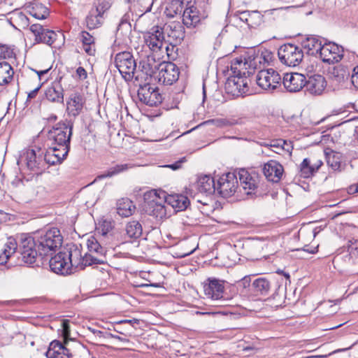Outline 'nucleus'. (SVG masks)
I'll use <instances>...</instances> for the list:
<instances>
[{"label": "nucleus", "instance_id": "f257e3e1", "mask_svg": "<svg viewBox=\"0 0 358 358\" xmlns=\"http://www.w3.org/2000/svg\"><path fill=\"white\" fill-rule=\"evenodd\" d=\"M17 249L20 255L17 258L22 263L33 267L43 264V259L45 257L40 255L38 243L34 235L21 234L19 243H17Z\"/></svg>", "mask_w": 358, "mask_h": 358}, {"label": "nucleus", "instance_id": "f03ea898", "mask_svg": "<svg viewBox=\"0 0 358 358\" xmlns=\"http://www.w3.org/2000/svg\"><path fill=\"white\" fill-rule=\"evenodd\" d=\"M34 236L38 243L40 255L44 257L52 255L61 247L63 241L60 231L56 227L38 231Z\"/></svg>", "mask_w": 358, "mask_h": 358}, {"label": "nucleus", "instance_id": "7ed1b4c3", "mask_svg": "<svg viewBox=\"0 0 358 358\" xmlns=\"http://www.w3.org/2000/svg\"><path fill=\"white\" fill-rule=\"evenodd\" d=\"M73 122L60 121L48 131V138L52 141L50 146H69L73 134Z\"/></svg>", "mask_w": 358, "mask_h": 358}, {"label": "nucleus", "instance_id": "20e7f679", "mask_svg": "<svg viewBox=\"0 0 358 358\" xmlns=\"http://www.w3.org/2000/svg\"><path fill=\"white\" fill-rule=\"evenodd\" d=\"M114 63L124 79H131L134 77L137 66L136 60L130 52L123 51L116 54Z\"/></svg>", "mask_w": 358, "mask_h": 358}, {"label": "nucleus", "instance_id": "39448f33", "mask_svg": "<svg viewBox=\"0 0 358 358\" xmlns=\"http://www.w3.org/2000/svg\"><path fill=\"white\" fill-rule=\"evenodd\" d=\"M280 61L288 66H296L303 58L302 49L294 44H284L280 47L278 51Z\"/></svg>", "mask_w": 358, "mask_h": 358}, {"label": "nucleus", "instance_id": "423d86ee", "mask_svg": "<svg viewBox=\"0 0 358 358\" xmlns=\"http://www.w3.org/2000/svg\"><path fill=\"white\" fill-rule=\"evenodd\" d=\"M145 209L146 213L152 216L155 217L157 219H162L166 215V209L164 206V198L161 194V192L157 193L156 190H153L149 192L148 194H145Z\"/></svg>", "mask_w": 358, "mask_h": 358}, {"label": "nucleus", "instance_id": "0eeeda50", "mask_svg": "<svg viewBox=\"0 0 358 358\" xmlns=\"http://www.w3.org/2000/svg\"><path fill=\"white\" fill-rule=\"evenodd\" d=\"M137 95L141 103L149 106H157L163 100L158 87H152L150 82L139 83Z\"/></svg>", "mask_w": 358, "mask_h": 358}, {"label": "nucleus", "instance_id": "6e6552de", "mask_svg": "<svg viewBox=\"0 0 358 358\" xmlns=\"http://www.w3.org/2000/svg\"><path fill=\"white\" fill-rule=\"evenodd\" d=\"M256 80L257 84L262 89L271 92L280 85L281 76L273 69H261Z\"/></svg>", "mask_w": 358, "mask_h": 358}, {"label": "nucleus", "instance_id": "1a4fd4ad", "mask_svg": "<svg viewBox=\"0 0 358 358\" xmlns=\"http://www.w3.org/2000/svg\"><path fill=\"white\" fill-rule=\"evenodd\" d=\"M240 186L243 187L246 194H253L260 182V176L255 170L241 169L238 173Z\"/></svg>", "mask_w": 358, "mask_h": 358}, {"label": "nucleus", "instance_id": "9d476101", "mask_svg": "<svg viewBox=\"0 0 358 358\" xmlns=\"http://www.w3.org/2000/svg\"><path fill=\"white\" fill-rule=\"evenodd\" d=\"M238 187V182L234 173L224 174L217 181L216 190L224 198L233 195Z\"/></svg>", "mask_w": 358, "mask_h": 358}, {"label": "nucleus", "instance_id": "9b49d317", "mask_svg": "<svg viewBox=\"0 0 358 358\" xmlns=\"http://www.w3.org/2000/svg\"><path fill=\"white\" fill-rule=\"evenodd\" d=\"M343 54L344 49L342 46L333 42H324L319 57L323 62L330 64L340 62Z\"/></svg>", "mask_w": 358, "mask_h": 358}, {"label": "nucleus", "instance_id": "f8f14e48", "mask_svg": "<svg viewBox=\"0 0 358 358\" xmlns=\"http://www.w3.org/2000/svg\"><path fill=\"white\" fill-rule=\"evenodd\" d=\"M64 252L67 255L69 261H71L72 263V267H78L80 263L85 266L102 264L104 263V260L103 259H99L98 257H95L94 255L90 253L85 254V256L82 257L81 252L77 248L71 249V250Z\"/></svg>", "mask_w": 358, "mask_h": 358}, {"label": "nucleus", "instance_id": "ddd939ff", "mask_svg": "<svg viewBox=\"0 0 358 358\" xmlns=\"http://www.w3.org/2000/svg\"><path fill=\"white\" fill-rule=\"evenodd\" d=\"M156 68L157 66L155 64V59L152 57H148L140 61L138 69L135 71V80L140 83H149L155 73Z\"/></svg>", "mask_w": 358, "mask_h": 358}, {"label": "nucleus", "instance_id": "4468645a", "mask_svg": "<svg viewBox=\"0 0 358 358\" xmlns=\"http://www.w3.org/2000/svg\"><path fill=\"white\" fill-rule=\"evenodd\" d=\"M179 69L172 62L162 64L159 66L158 80L164 85H171L178 80Z\"/></svg>", "mask_w": 358, "mask_h": 358}, {"label": "nucleus", "instance_id": "2eb2a0df", "mask_svg": "<svg viewBox=\"0 0 358 358\" xmlns=\"http://www.w3.org/2000/svg\"><path fill=\"white\" fill-rule=\"evenodd\" d=\"M29 30L34 34L36 42L46 43L49 45L53 44L58 36H63L62 33H56L54 31L45 29L39 24L31 25Z\"/></svg>", "mask_w": 358, "mask_h": 358}, {"label": "nucleus", "instance_id": "dca6fc26", "mask_svg": "<svg viewBox=\"0 0 358 358\" xmlns=\"http://www.w3.org/2000/svg\"><path fill=\"white\" fill-rule=\"evenodd\" d=\"M306 83V78L299 73H287L284 74L282 84L287 92H300Z\"/></svg>", "mask_w": 358, "mask_h": 358}, {"label": "nucleus", "instance_id": "f3484780", "mask_svg": "<svg viewBox=\"0 0 358 358\" xmlns=\"http://www.w3.org/2000/svg\"><path fill=\"white\" fill-rule=\"evenodd\" d=\"M51 270L62 275L71 273L72 263L69 261L64 252H59L49 261Z\"/></svg>", "mask_w": 358, "mask_h": 358}, {"label": "nucleus", "instance_id": "a211bd4d", "mask_svg": "<svg viewBox=\"0 0 358 358\" xmlns=\"http://www.w3.org/2000/svg\"><path fill=\"white\" fill-rule=\"evenodd\" d=\"M43 150L41 148L31 149L27 152V166L29 169L36 173L45 169V162L43 159Z\"/></svg>", "mask_w": 358, "mask_h": 358}, {"label": "nucleus", "instance_id": "6ab92c4d", "mask_svg": "<svg viewBox=\"0 0 358 358\" xmlns=\"http://www.w3.org/2000/svg\"><path fill=\"white\" fill-rule=\"evenodd\" d=\"M204 293L208 298L220 300L223 298L224 281L215 278H208L203 285Z\"/></svg>", "mask_w": 358, "mask_h": 358}, {"label": "nucleus", "instance_id": "aec40b11", "mask_svg": "<svg viewBox=\"0 0 358 358\" xmlns=\"http://www.w3.org/2000/svg\"><path fill=\"white\" fill-rule=\"evenodd\" d=\"M327 87V82L324 76L320 74H315L306 79L304 88L311 95H320Z\"/></svg>", "mask_w": 358, "mask_h": 358}, {"label": "nucleus", "instance_id": "412c9836", "mask_svg": "<svg viewBox=\"0 0 358 358\" xmlns=\"http://www.w3.org/2000/svg\"><path fill=\"white\" fill-rule=\"evenodd\" d=\"M263 173L268 181L278 182L283 175V166L275 160H269L263 168Z\"/></svg>", "mask_w": 358, "mask_h": 358}, {"label": "nucleus", "instance_id": "4be33fe9", "mask_svg": "<svg viewBox=\"0 0 358 358\" xmlns=\"http://www.w3.org/2000/svg\"><path fill=\"white\" fill-rule=\"evenodd\" d=\"M85 100L80 93H72L66 103V112L69 116L76 117L83 110Z\"/></svg>", "mask_w": 358, "mask_h": 358}, {"label": "nucleus", "instance_id": "5701e85b", "mask_svg": "<svg viewBox=\"0 0 358 358\" xmlns=\"http://www.w3.org/2000/svg\"><path fill=\"white\" fill-rule=\"evenodd\" d=\"M161 194L164 198V202L170 205L177 211L185 210L189 205L190 202L187 196L183 194H170L167 195L165 192H161Z\"/></svg>", "mask_w": 358, "mask_h": 358}, {"label": "nucleus", "instance_id": "b1692460", "mask_svg": "<svg viewBox=\"0 0 358 358\" xmlns=\"http://www.w3.org/2000/svg\"><path fill=\"white\" fill-rule=\"evenodd\" d=\"M164 33L159 27L152 29V31L148 33L145 41L149 48L153 52H157L161 50L164 44Z\"/></svg>", "mask_w": 358, "mask_h": 358}, {"label": "nucleus", "instance_id": "393cba45", "mask_svg": "<svg viewBox=\"0 0 358 358\" xmlns=\"http://www.w3.org/2000/svg\"><path fill=\"white\" fill-rule=\"evenodd\" d=\"M324 42V38L316 35H310L303 40L301 45L307 50L308 55L317 56Z\"/></svg>", "mask_w": 358, "mask_h": 358}, {"label": "nucleus", "instance_id": "a878e982", "mask_svg": "<svg viewBox=\"0 0 358 358\" xmlns=\"http://www.w3.org/2000/svg\"><path fill=\"white\" fill-rule=\"evenodd\" d=\"M202 17L201 13L194 5L189 6L182 11V23L187 27H196Z\"/></svg>", "mask_w": 358, "mask_h": 358}, {"label": "nucleus", "instance_id": "bb28decb", "mask_svg": "<svg viewBox=\"0 0 358 358\" xmlns=\"http://www.w3.org/2000/svg\"><path fill=\"white\" fill-rule=\"evenodd\" d=\"M164 29L171 40V44H179L185 38V29L179 22H173L165 26Z\"/></svg>", "mask_w": 358, "mask_h": 358}, {"label": "nucleus", "instance_id": "cd10ccee", "mask_svg": "<svg viewBox=\"0 0 358 358\" xmlns=\"http://www.w3.org/2000/svg\"><path fill=\"white\" fill-rule=\"evenodd\" d=\"M215 180L209 175L201 176L197 180V189L201 193L213 194L216 190Z\"/></svg>", "mask_w": 358, "mask_h": 358}, {"label": "nucleus", "instance_id": "c85d7f7f", "mask_svg": "<svg viewBox=\"0 0 358 358\" xmlns=\"http://www.w3.org/2000/svg\"><path fill=\"white\" fill-rule=\"evenodd\" d=\"M231 73L236 76H250L253 73L252 71H250L248 66V62L246 58L243 59L241 58H235L231 62Z\"/></svg>", "mask_w": 358, "mask_h": 358}, {"label": "nucleus", "instance_id": "c756f323", "mask_svg": "<svg viewBox=\"0 0 358 358\" xmlns=\"http://www.w3.org/2000/svg\"><path fill=\"white\" fill-rule=\"evenodd\" d=\"M271 289V282L265 277L255 279L251 285V291L256 296H266Z\"/></svg>", "mask_w": 358, "mask_h": 358}, {"label": "nucleus", "instance_id": "7c9ffc66", "mask_svg": "<svg viewBox=\"0 0 358 358\" xmlns=\"http://www.w3.org/2000/svg\"><path fill=\"white\" fill-rule=\"evenodd\" d=\"M79 40L82 43L85 53L94 56L96 53L95 38L89 32L82 31L79 34Z\"/></svg>", "mask_w": 358, "mask_h": 358}, {"label": "nucleus", "instance_id": "2f4dec72", "mask_svg": "<svg viewBox=\"0 0 358 358\" xmlns=\"http://www.w3.org/2000/svg\"><path fill=\"white\" fill-rule=\"evenodd\" d=\"M17 250V243L12 237L8 238L3 249L0 251V265H4L7 263L8 259L15 254Z\"/></svg>", "mask_w": 358, "mask_h": 358}, {"label": "nucleus", "instance_id": "473e14b6", "mask_svg": "<svg viewBox=\"0 0 358 358\" xmlns=\"http://www.w3.org/2000/svg\"><path fill=\"white\" fill-rule=\"evenodd\" d=\"M116 209L119 215L127 217L134 213L136 206L128 198H122L117 201Z\"/></svg>", "mask_w": 358, "mask_h": 358}, {"label": "nucleus", "instance_id": "72a5a7b5", "mask_svg": "<svg viewBox=\"0 0 358 358\" xmlns=\"http://www.w3.org/2000/svg\"><path fill=\"white\" fill-rule=\"evenodd\" d=\"M45 95L51 102L62 103L64 101L63 89L58 83L48 87L45 92Z\"/></svg>", "mask_w": 358, "mask_h": 358}, {"label": "nucleus", "instance_id": "f704fd0d", "mask_svg": "<svg viewBox=\"0 0 358 358\" xmlns=\"http://www.w3.org/2000/svg\"><path fill=\"white\" fill-rule=\"evenodd\" d=\"M14 71L7 62H0V86L8 85L13 79Z\"/></svg>", "mask_w": 358, "mask_h": 358}, {"label": "nucleus", "instance_id": "c9c22d12", "mask_svg": "<svg viewBox=\"0 0 358 358\" xmlns=\"http://www.w3.org/2000/svg\"><path fill=\"white\" fill-rule=\"evenodd\" d=\"M243 76H236L233 73H230V76L227 78L225 83V89L228 93H231L234 96H240V93H238L239 88L241 87V81L243 80Z\"/></svg>", "mask_w": 358, "mask_h": 358}, {"label": "nucleus", "instance_id": "e433bc0d", "mask_svg": "<svg viewBox=\"0 0 358 358\" xmlns=\"http://www.w3.org/2000/svg\"><path fill=\"white\" fill-rule=\"evenodd\" d=\"M344 261L348 264L358 262V240H350L348 243V254L344 256Z\"/></svg>", "mask_w": 358, "mask_h": 358}, {"label": "nucleus", "instance_id": "4c0bfd02", "mask_svg": "<svg viewBox=\"0 0 358 358\" xmlns=\"http://www.w3.org/2000/svg\"><path fill=\"white\" fill-rule=\"evenodd\" d=\"M331 74L334 80L338 83H343L351 78L350 69L343 64H339L333 68Z\"/></svg>", "mask_w": 358, "mask_h": 358}, {"label": "nucleus", "instance_id": "58836bf2", "mask_svg": "<svg viewBox=\"0 0 358 358\" xmlns=\"http://www.w3.org/2000/svg\"><path fill=\"white\" fill-rule=\"evenodd\" d=\"M103 15L95 9H92L85 19L87 27L89 29H94L101 27L103 23Z\"/></svg>", "mask_w": 358, "mask_h": 358}, {"label": "nucleus", "instance_id": "ea45409f", "mask_svg": "<svg viewBox=\"0 0 358 358\" xmlns=\"http://www.w3.org/2000/svg\"><path fill=\"white\" fill-rule=\"evenodd\" d=\"M131 167H132V166L130 164H116L115 166L109 168L103 173L97 176L96 177L94 181L100 180H102L106 178L113 177V176L118 175L121 173L127 171Z\"/></svg>", "mask_w": 358, "mask_h": 358}, {"label": "nucleus", "instance_id": "a19ab883", "mask_svg": "<svg viewBox=\"0 0 358 358\" xmlns=\"http://www.w3.org/2000/svg\"><path fill=\"white\" fill-rule=\"evenodd\" d=\"M327 164L333 171H341L342 168L341 155L339 152L330 150L325 151Z\"/></svg>", "mask_w": 358, "mask_h": 358}, {"label": "nucleus", "instance_id": "79ce46f5", "mask_svg": "<svg viewBox=\"0 0 358 358\" xmlns=\"http://www.w3.org/2000/svg\"><path fill=\"white\" fill-rule=\"evenodd\" d=\"M125 231L129 238L137 239L142 235L143 227L138 220H132L126 224Z\"/></svg>", "mask_w": 358, "mask_h": 358}, {"label": "nucleus", "instance_id": "37998d69", "mask_svg": "<svg viewBox=\"0 0 358 358\" xmlns=\"http://www.w3.org/2000/svg\"><path fill=\"white\" fill-rule=\"evenodd\" d=\"M87 248L90 252H94L95 257L105 260L106 250L100 245L97 239L94 236H90L87 242Z\"/></svg>", "mask_w": 358, "mask_h": 358}, {"label": "nucleus", "instance_id": "c03bdc74", "mask_svg": "<svg viewBox=\"0 0 358 358\" xmlns=\"http://www.w3.org/2000/svg\"><path fill=\"white\" fill-rule=\"evenodd\" d=\"M30 13L36 19L43 20L49 15V10L42 3L36 2L33 3Z\"/></svg>", "mask_w": 358, "mask_h": 358}, {"label": "nucleus", "instance_id": "a18cd8bd", "mask_svg": "<svg viewBox=\"0 0 358 358\" xmlns=\"http://www.w3.org/2000/svg\"><path fill=\"white\" fill-rule=\"evenodd\" d=\"M315 173L313 164L309 159L306 158L300 165V176L304 178H310Z\"/></svg>", "mask_w": 358, "mask_h": 358}, {"label": "nucleus", "instance_id": "49530a36", "mask_svg": "<svg viewBox=\"0 0 358 358\" xmlns=\"http://www.w3.org/2000/svg\"><path fill=\"white\" fill-rule=\"evenodd\" d=\"M55 148H51V146L49 147V148L44 152L43 151V159H44V162H45L46 164L50 165H55L57 164H61L60 158L59 157H56L55 152H56Z\"/></svg>", "mask_w": 358, "mask_h": 358}, {"label": "nucleus", "instance_id": "de8ad7c7", "mask_svg": "<svg viewBox=\"0 0 358 358\" xmlns=\"http://www.w3.org/2000/svg\"><path fill=\"white\" fill-rule=\"evenodd\" d=\"M139 320L137 319H132V320H122L118 322H116L115 324L117 326L120 324H129L131 327L134 329H136V325L139 324ZM110 327H113V330L120 334H129L131 335V332H129V331H127L125 329H122L121 328L118 327H115L113 324L110 325Z\"/></svg>", "mask_w": 358, "mask_h": 358}, {"label": "nucleus", "instance_id": "09e8293b", "mask_svg": "<svg viewBox=\"0 0 358 358\" xmlns=\"http://www.w3.org/2000/svg\"><path fill=\"white\" fill-rule=\"evenodd\" d=\"M61 348V342L57 340L52 341L48 347V351L45 352L47 358H57L62 354L59 352Z\"/></svg>", "mask_w": 358, "mask_h": 358}, {"label": "nucleus", "instance_id": "8fccbe9b", "mask_svg": "<svg viewBox=\"0 0 358 358\" xmlns=\"http://www.w3.org/2000/svg\"><path fill=\"white\" fill-rule=\"evenodd\" d=\"M263 22V15L257 10H251L248 25L250 27L259 26Z\"/></svg>", "mask_w": 358, "mask_h": 358}, {"label": "nucleus", "instance_id": "3c124183", "mask_svg": "<svg viewBox=\"0 0 358 358\" xmlns=\"http://www.w3.org/2000/svg\"><path fill=\"white\" fill-rule=\"evenodd\" d=\"M251 276L245 275L242 279L236 282V287L241 290L242 294H247L248 291L251 289Z\"/></svg>", "mask_w": 358, "mask_h": 358}, {"label": "nucleus", "instance_id": "603ef678", "mask_svg": "<svg viewBox=\"0 0 358 358\" xmlns=\"http://www.w3.org/2000/svg\"><path fill=\"white\" fill-rule=\"evenodd\" d=\"M273 58V55L268 50L262 52L258 51L256 53V60L258 61L259 66H264L266 64H268Z\"/></svg>", "mask_w": 358, "mask_h": 358}, {"label": "nucleus", "instance_id": "864d4df0", "mask_svg": "<svg viewBox=\"0 0 358 358\" xmlns=\"http://www.w3.org/2000/svg\"><path fill=\"white\" fill-rule=\"evenodd\" d=\"M183 2L180 1H176L171 3L170 5L169 8H167V11L169 12L167 13V15H169L171 17H173L176 15L178 13H181L182 11V6Z\"/></svg>", "mask_w": 358, "mask_h": 358}, {"label": "nucleus", "instance_id": "5fc2aeb1", "mask_svg": "<svg viewBox=\"0 0 358 358\" xmlns=\"http://www.w3.org/2000/svg\"><path fill=\"white\" fill-rule=\"evenodd\" d=\"M248 62V66L250 71L255 72V70L259 69L261 70V66L259 64L257 60H256V53L248 55L246 58Z\"/></svg>", "mask_w": 358, "mask_h": 358}, {"label": "nucleus", "instance_id": "6e6d98bb", "mask_svg": "<svg viewBox=\"0 0 358 358\" xmlns=\"http://www.w3.org/2000/svg\"><path fill=\"white\" fill-rule=\"evenodd\" d=\"M114 228V224L112 222L104 220L100 225L99 230L102 236H107L109 234Z\"/></svg>", "mask_w": 358, "mask_h": 358}, {"label": "nucleus", "instance_id": "4d7b16f0", "mask_svg": "<svg viewBox=\"0 0 358 358\" xmlns=\"http://www.w3.org/2000/svg\"><path fill=\"white\" fill-rule=\"evenodd\" d=\"M15 54L12 48L6 45H0V58L10 59L14 57Z\"/></svg>", "mask_w": 358, "mask_h": 358}, {"label": "nucleus", "instance_id": "13d9d810", "mask_svg": "<svg viewBox=\"0 0 358 358\" xmlns=\"http://www.w3.org/2000/svg\"><path fill=\"white\" fill-rule=\"evenodd\" d=\"M51 148H55V150H56V152H55V155L56 157H61L60 158V162H62L64 161V159H66V157H67L68 155V153L69 152V149H70V147L69 146H51Z\"/></svg>", "mask_w": 358, "mask_h": 358}, {"label": "nucleus", "instance_id": "bf43d9fd", "mask_svg": "<svg viewBox=\"0 0 358 358\" xmlns=\"http://www.w3.org/2000/svg\"><path fill=\"white\" fill-rule=\"evenodd\" d=\"M248 76H245V77H243V80L241 81V87L239 88V90L237 91L238 93H240V96L246 94L249 92V86H248Z\"/></svg>", "mask_w": 358, "mask_h": 358}, {"label": "nucleus", "instance_id": "052dcab7", "mask_svg": "<svg viewBox=\"0 0 358 358\" xmlns=\"http://www.w3.org/2000/svg\"><path fill=\"white\" fill-rule=\"evenodd\" d=\"M351 81L352 85L356 88H358V66L353 68L351 75Z\"/></svg>", "mask_w": 358, "mask_h": 358}, {"label": "nucleus", "instance_id": "680f3d73", "mask_svg": "<svg viewBox=\"0 0 358 358\" xmlns=\"http://www.w3.org/2000/svg\"><path fill=\"white\" fill-rule=\"evenodd\" d=\"M76 75L80 80H85L87 77V73L86 70L82 66H79L77 69Z\"/></svg>", "mask_w": 358, "mask_h": 358}, {"label": "nucleus", "instance_id": "e2e57ef3", "mask_svg": "<svg viewBox=\"0 0 358 358\" xmlns=\"http://www.w3.org/2000/svg\"><path fill=\"white\" fill-rule=\"evenodd\" d=\"M185 161V158L183 157L179 161L176 162L173 164L166 165V167L170 168L172 170H178L181 167L182 163H183Z\"/></svg>", "mask_w": 358, "mask_h": 358}, {"label": "nucleus", "instance_id": "0e129e2a", "mask_svg": "<svg viewBox=\"0 0 358 358\" xmlns=\"http://www.w3.org/2000/svg\"><path fill=\"white\" fill-rule=\"evenodd\" d=\"M250 11L251 10H244L239 13V19L241 21L245 22L247 24H248L249 17L250 15Z\"/></svg>", "mask_w": 358, "mask_h": 358}, {"label": "nucleus", "instance_id": "69168bd1", "mask_svg": "<svg viewBox=\"0 0 358 358\" xmlns=\"http://www.w3.org/2000/svg\"><path fill=\"white\" fill-rule=\"evenodd\" d=\"M220 122H222V124L224 126H232L235 124H238L239 123L238 120H226L223 119L221 120Z\"/></svg>", "mask_w": 358, "mask_h": 358}, {"label": "nucleus", "instance_id": "338daca9", "mask_svg": "<svg viewBox=\"0 0 358 358\" xmlns=\"http://www.w3.org/2000/svg\"><path fill=\"white\" fill-rule=\"evenodd\" d=\"M62 355L66 356H69L70 357H72L73 355H72V353L70 352V350L68 349L64 344H62L61 343V348H60V351Z\"/></svg>", "mask_w": 358, "mask_h": 358}, {"label": "nucleus", "instance_id": "774afa93", "mask_svg": "<svg viewBox=\"0 0 358 358\" xmlns=\"http://www.w3.org/2000/svg\"><path fill=\"white\" fill-rule=\"evenodd\" d=\"M40 88H41V86H38V87H36L34 90H31L30 92H29L27 99L31 100L32 99H34L36 96Z\"/></svg>", "mask_w": 358, "mask_h": 358}]
</instances>
